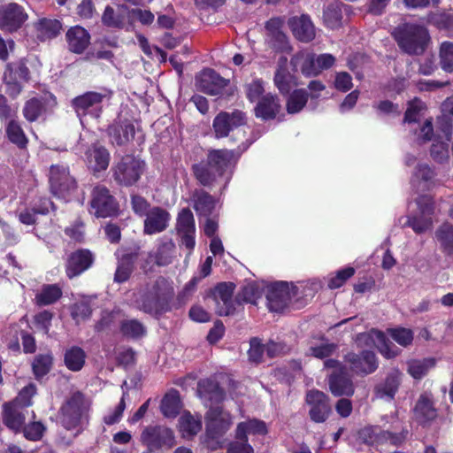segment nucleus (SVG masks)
<instances>
[{
	"instance_id": "obj_1",
	"label": "nucleus",
	"mask_w": 453,
	"mask_h": 453,
	"mask_svg": "<svg viewBox=\"0 0 453 453\" xmlns=\"http://www.w3.org/2000/svg\"><path fill=\"white\" fill-rule=\"evenodd\" d=\"M197 395L209 408L205 416L206 433L203 443L210 450L221 449L225 444L224 434L233 424V417L222 408L212 405L224 399V392L216 381L205 379L198 382Z\"/></svg>"
},
{
	"instance_id": "obj_29",
	"label": "nucleus",
	"mask_w": 453,
	"mask_h": 453,
	"mask_svg": "<svg viewBox=\"0 0 453 453\" xmlns=\"http://www.w3.org/2000/svg\"><path fill=\"white\" fill-rule=\"evenodd\" d=\"M266 434V424L257 418H250L240 422L237 424L235 428L236 438L247 440L248 442L250 438L252 441L254 437L265 435Z\"/></svg>"
},
{
	"instance_id": "obj_26",
	"label": "nucleus",
	"mask_w": 453,
	"mask_h": 453,
	"mask_svg": "<svg viewBox=\"0 0 453 453\" xmlns=\"http://www.w3.org/2000/svg\"><path fill=\"white\" fill-rule=\"evenodd\" d=\"M288 25L296 36L301 42H308L315 37V27L307 15L289 19Z\"/></svg>"
},
{
	"instance_id": "obj_62",
	"label": "nucleus",
	"mask_w": 453,
	"mask_h": 453,
	"mask_svg": "<svg viewBox=\"0 0 453 453\" xmlns=\"http://www.w3.org/2000/svg\"><path fill=\"white\" fill-rule=\"evenodd\" d=\"M262 296V290L257 283H250L246 285L241 294V299L243 302L257 303V301Z\"/></svg>"
},
{
	"instance_id": "obj_43",
	"label": "nucleus",
	"mask_w": 453,
	"mask_h": 453,
	"mask_svg": "<svg viewBox=\"0 0 453 453\" xmlns=\"http://www.w3.org/2000/svg\"><path fill=\"white\" fill-rule=\"evenodd\" d=\"M62 296V290L56 284L44 285L36 294L35 301L39 305H49L58 301Z\"/></svg>"
},
{
	"instance_id": "obj_46",
	"label": "nucleus",
	"mask_w": 453,
	"mask_h": 453,
	"mask_svg": "<svg viewBox=\"0 0 453 453\" xmlns=\"http://www.w3.org/2000/svg\"><path fill=\"white\" fill-rule=\"evenodd\" d=\"M135 258L136 255L134 254L126 253L121 255L115 273V281L120 283L126 281L129 278Z\"/></svg>"
},
{
	"instance_id": "obj_52",
	"label": "nucleus",
	"mask_w": 453,
	"mask_h": 453,
	"mask_svg": "<svg viewBox=\"0 0 453 453\" xmlns=\"http://www.w3.org/2000/svg\"><path fill=\"white\" fill-rule=\"evenodd\" d=\"M388 335L402 347L411 345L414 338L413 331L405 327H395L388 330Z\"/></svg>"
},
{
	"instance_id": "obj_4",
	"label": "nucleus",
	"mask_w": 453,
	"mask_h": 453,
	"mask_svg": "<svg viewBox=\"0 0 453 453\" xmlns=\"http://www.w3.org/2000/svg\"><path fill=\"white\" fill-rule=\"evenodd\" d=\"M436 134H434L432 122L426 120L420 127L417 139L419 142L433 141L430 154L432 158L439 163H449V152L445 141H449L452 131V123L447 116H441L438 119Z\"/></svg>"
},
{
	"instance_id": "obj_59",
	"label": "nucleus",
	"mask_w": 453,
	"mask_h": 453,
	"mask_svg": "<svg viewBox=\"0 0 453 453\" xmlns=\"http://www.w3.org/2000/svg\"><path fill=\"white\" fill-rule=\"evenodd\" d=\"M44 105L42 101L33 98L24 107V116L28 121H35L42 114Z\"/></svg>"
},
{
	"instance_id": "obj_51",
	"label": "nucleus",
	"mask_w": 453,
	"mask_h": 453,
	"mask_svg": "<svg viewBox=\"0 0 453 453\" xmlns=\"http://www.w3.org/2000/svg\"><path fill=\"white\" fill-rule=\"evenodd\" d=\"M428 22L441 30H445L453 36V14L445 12H434L428 17Z\"/></svg>"
},
{
	"instance_id": "obj_44",
	"label": "nucleus",
	"mask_w": 453,
	"mask_h": 453,
	"mask_svg": "<svg viewBox=\"0 0 453 453\" xmlns=\"http://www.w3.org/2000/svg\"><path fill=\"white\" fill-rule=\"evenodd\" d=\"M435 240L448 254H453V226L443 223L435 232Z\"/></svg>"
},
{
	"instance_id": "obj_42",
	"label": "nucleus",
	"mask_w": 453,
	"mask_h": 453,
	"mask_svg": "<svg viewBox=\"0 0 453 453\" xmlns=\"http://www.w3.org/2000/svg\"><path fill=\"white\" fill-rule=\"evenodd\" d=\"M175 253V244L170 238L161 239L157 252L156 262L158 265H166L172 262Z\"/></svg>"
},
{
	"instance_id": "obj_38",
	"label": "nucleus",
	"mask_w": 453,
	"mask_h": 453,
	"mask_svg": "<svg viewBox=\"0 0 453 453\" xmlns=\"http://www.w3.org/2000/svg\"><path fill=\"white\" fill-rule=\"evenodd\" d=\"M291 64L295 67H300L301 72L307 77L316 76V55L309 51H301L296 54L292 59Z\"/></svg>"
},
{
	"instance_id": "obj_32",
	"label": "nucleus",
	"mask_w": 453,
	"mask_h": 453,
	"mask_svg": "<svg viewBox=\"0 0 453 453\" xmlns=\"http://www.w3.org/2000/svg\"><path fill=\"white\" fill-rule=\"evenodd\" d=\"M273 81L276 88L283 95L289 93L293 88L297 86L296 77L287 67V58H280Z\"/></svg>"
},
{
	"instance_id": "obj_57",
	"label": "nucleus",
	"mask_w": 453,
	"mask_h": 453,
	"mask_svg": "<svg viewBox=\"0 0 453 453\" xmlns=\"http://www.w3.org/2000/svg\"><path fill=\"white\" fill-rule=\"evenodd\" d=\"M52 365V357L50 355H39L37 356L33 362V371L36 377V379H40L41 377L47 374Z\"/></svg>"
},
{
	"instance_id": "obj_18",
	"label": "nucleus",
	"mask_w": 453,
	"mask_h": 453,
	"mask_svg": "<svg viewBox=\"0 0 453 453\" xmlns=\"http://www.w3.org/2000/svg\"><path fill=\"white\" fill-rule=\"evenodd\" d=\"M408 432H402L397 434H391L387 431H382L379 426H371L361 429L358 432V438L364 443L374 445L389 441L394 445L403 442Z\"/></svg>"
},
{
	"instance_id": "obj_28",
	"label": "nucleus",
	"mask_w": 453,
	"mask_h": 453,
	"mask_svg": "<svg viewBox=\"0 0 453 453\" xmlns=\"http://www.w3.org/2000/svg\"><path fill=\"white\" fill-rule=\"evenodd\" d=\"M94 260L93 255L87 250H78L71 255L66 265L69 278L75 277L90 267Z\"/></svg>"
},
{
	"instance_id": "obj_24",
	"label": "nucleus",
	"mask_w": 453,
	"mask_h": 453,
	"mask_svg": "<svg viewBox=\"0 0 453 453\" xmlns=\"http://www.w3.org/2000/svg\"><path fill=\"white\" fill-rule=\"evenodd\" d=\"M171 219L169 212L158 206L151 207L145 215L143 232L155 234L165 231Z\"/></svg>"
},
{
	"instance_id": "obj_23",
	"label": "nucleus",
	"mask_w": 453,
	"mask_h": 453,
	"mask_svg": "<svg viewBox=\"0 0 453 453\" xmlns=\"http://www.w3.org/2000/svg\"><path fill=\"white\" fill-rule=\"evenodd\" d=\"M306 403L310 405V417L318 423L324 422L329 412L330 405L327 396L319 390H311L306 395Z\"/></svg>"
},
{
	"instance_id": "obj_49",
	"label": "nucleus",
	"mask_w": 453,
	"mask_h": 453,
	"mask_svg": "<svg viewBox=\"0 0 453 453\" xmlns=\"http://www.w3.org/2000/svg\"><path fill=\"white\" fill-rule=\"evenodd\" d=\"M50 208H53V203L44 198L42 200V204L39 207L21 211L19 215V219L25 225H33L35 222V214H46L49 212Z\"/></svg>"
},
{
	"instance_id": "obj_2",
	"label": "nucleus",
	"mask_w": 453,
	"mask_h": 453,
	"mask_svg": "<svg viewBox=\"0 0 453 453\" xmlns=\"http://www.w3.org/2000/svg\"><path fill=\"white\" fill-rule=\"evenodd\" d=\"M238 157L233 150H212L208 153L207 162L193 166L194 174L203 186L219 183L226 188L231 180L233 167Z\"/></svg>"
},
{
	"instance_id": "obj_56",
	"label": "nucleus",
	"mask_w": 453,
	"mask_h": 453,
	"mask_svg": "<svg viewBox=\"0 0 453 453\" xmlns=\"http://www.w3.org/2000/svg\"><path fill=\"white\" fill-rule=\"evenodd\" d=\"M45 429L46 427L42 422L32 419L27 421L22 432L26 439L35 441L42 439Z\"/></svg>"
},
{
	"instance_id": "obj_34",
	"label": "nucleus",
	"mask_w": 453,
	"mask_h": 453,
	"mask_svg": "<svg viewBox=\"0 0 453 453\" xmlns=\"http://www.w3.org/2000/svg\"><path fill=\"white\" fill-rule=\"evenodd\" d=\"M280 109V104L276 96L267 94L260 98L255 113L257 118L264 120L274 119Z\"/></svg>"
},
{
	"instance_id": "obj_61",
	"label": "nucleus",
	"mask_w": 453,
	"mask_h": 453,
	"mask_svg": "<svg viewBox=\"0 0 453 453\" xmlns=\"http://www.w3.org/2000/svg\"><path fill=\"white\" fill-rule=\"evenodd\" d=\"M36 388L34 384H29L23 388L19 395L16 397L12 404H17V406L28 407L32 404V397L35 395Z\"/></svg>"
},
{
	"instance_id": "obj_47",
	"label": "nucleus",
	"mask_w": 453,
	"mask_h": 453,
	"mask_svg": "<svg viewBox=\"0 0 453 453\" xmlns=\"http://www.w3.org/2000/svg\"><path fill=\"white\" fill-rule=\"evenodd\" d=\"M85 352L79 347H72L65 351V364L73 372L80 371L85 364Z\"/></svg>"
},
{
	"instance_id": "obj_25",
	"label": "nucleus",
	"mask_w": 453,
	"mask_h": 453,
	"mask_svg": "<svg viewBox=\"0 0 453 453\" xmlns=\"http://www.w3.org/2000/svg\"><path fill=\"white\" fill-rule=\"evenodd\" d=\"M226 84V80L223 79L211 69L203 70L199 76L196 77L197 88L211 96L220 95Z\"/></svg>"
},
{
	"instance_id": "obj_27",
	"label": "nucleus",
	"mask_w": 453,
	"mask_h": 453,
	"mask_svg": "<svg viewBox=\"0 0 453 453\" xmlns=\"http://www.w3.org/2000/svg\"><path fill=\"white\" fill-rule=\"evenodd\" d=\"M411 185L418 189H430L437 185L436 173L429 165L418 164L411 176Z\"/></svg>"
},
{
	"instance_id": "obj_36",
	"label": "nucleus",
	"mask_w": 453,
	"mask_h": 453,
	"mask_svg": "<svg viewBox=\"0 0 453 453\" xmlns=\"http://www.w3.org/2000/svg\"><path fill=\"white\" fill-rule=\"evenodd\" d=\"M402 372L394 370L389 372L384 382L376 388V395L380 398L393 399L401 383Z\"/></svg>"
},
{
	"instance_id": "obj_20",
	"label": "nucleus",
	"mask_w": 453,
	"mask_h": 453,
	"mask_svg": "<svg viewBox=\"0 0 453 453\" xmlns=\"http://www.w3.org/2000/svg\"><path fill=\"white\" fill-rule=\"evenodd\" d=\"M27 19V14L17 4H9L0 6V28L13 32L18 30Z\"/></svg>"
},
{
	"instance_id": "obj_50",
	"label": "nucleus",
	"mask_w": 453,
	"mask_h": 453,
	"mask_svg": "<svg viewBox=\"0 0 453 453\" xmlns=\"http://www.w3.org/2000/svg\"><path fill=\"white\" fill-rule=\"evenodd\" d=\"M5 132L11 142L16 144L19 148H25L27 146V139L17 121L10 120L6 125Z\"/></svg>"
},
{
	"instance_id": "obj_31",
	"label": "nucleus",
	"mask_w": 453,
	"mask_h": 453,
	"mask_svg": "<svg viewBox=\"0 0 453 453\" xmlns=\"http://www.w3.org/2000/svg\"><path fill=\"white\" fill-rule=\"evenodd\" d=\"M414 418L422 425H426L437 417V411L434 407L432 397L427 394L421 395L413 410Z\"/></svg>"
},
{
	"instance_id": "obj_8",
	"label": "nucleus",
	"mask_w": 453,
	"mask_h": 453,
	"mask_svg": "<svg viewBox=\"0 0 453 453\" xmlns=\"http://www.w3.org/2000/svg\"><path fill=\"white\" fill-rule=\"evenodd\" d=\"M298 287L285 281L274 282L267 287V306L271 311L280 312L296 297Z\"/></svg>"
},
{
	"instance_id": "obj_5",
	"label": "nucleus",
	"mask_w": 453,
	"mask_h": 453,
	"mask_svg": "<svg viewBox=\"0 0 453 453\" xmlns=\"http://www.w3.org/2000/svg\"><path fill=\"white\" fill-rule=\"evenodd\" d=\"M90 401L81 393H74L61 407L59 419L62 426L77 436L88 423Z\"/></svg>"
},
{
	"instance_id": "obj_17",
	"label": "nucleus",
	"mask_w": 453,
	"mask_h": 453,
	"mask_svg": "<svg viewBox=\"0 0 453 453\" xmlns=\"http://www.w3.org/2000/svg\"><path fill=\"white\" fill-rule=\"evenodd\" d=\"M35 412L17 404L5 403L4 405L3 421L4 425L14 432L22 431L26 421L35 419Z\"/></svg>"
},
{
	"instance_id": "obj_15",
	"label": "nucleus",
	"mask_w": 453,
	"mask_h": 453,
	"mask_svg": "<svg viewBox=\"0 0 453 453\" xmlns=\"http://www.w3.org/2000/svg\"><path fill=\"white\" fill-rule=\"evenodd\" d=\"M234 285L233 283H219L213 291V299L215 302V310L219 316H229L234 314L236 305L239 304L237 299L233 298Z\"/></svg>"
},
{
	"instance_id": "obj_48",
	"label": "nucleus",
	"mask_w": 453,
	"mask_h": 453,
	"mask_svg": "<svg viewBox=\"0 0 453 453\" xmlns=\"http://www.w3.org/2000/svg\"><path fill=\"white\" fill-rule=\"evenodd\" d=\"M308 94L304 89H295L288 97L287 111L289 114L300 112L306 105Z\"/></svg>"
},
{
	"instance_id": "obj_39",
	"label": "nucleus",
	"mask_w": 453,
	"mask_h": 453,
	"mask_svg": "<svg viewBox=\"0 0 453 453\" xmlns=\"http://www.w3.org/2000/svg\"><path fill=\"white\" fill-rule=\"evenodd\" d=\"M181 407L180 394L175 389L169 390L160 404L161 412L165 418H175L180 413Z\"/></svg>"
},
{
	"instance_id": "obj_10",
	"label": "nucleus",
	"mask_w": 453,
	"mask_h": 453,
	"mask_svg": "<svg viewBox=\"0 0 453 453\" xmlns=\"http://www.w3.org/2000/svg\"><path fill=\"white\" fill-rule=\"evenodd\" d=\"M145 163L131 155H126L113 167V176L117 182L125 186L134 184L143 173Z\"/></svg>"
},
{
	"instance_id": "obj_60",
	"label": "nucleus",
	"mask_w": 453,
	"mask_h": 453,
	"mask_svg": "<svg viewBox=\"0 0 453 453\" xmlns=\"http://www.w3.org/2000/svg\"><path fill=\"white\" fill-rule=\"evenodd\" d=\"M424 109V104L418 99H414L410 102L408 109L405 112L404 116V123L411 126L413 123L417 122L421 111Z\"/></svg>"
},
{
	"instance_id": "obj_33",
	"label": "nucleus",
	"mask_w": 453,
	"mask_h": 453,
	"mask_svg": "<svg viewBox=\"0 0 453 453\" xmlns=\"http://www.w3.org/2000/svg\"><path fill=\"white\" fill-rule=\"evenodd\" d=\"M66 40L71 51L81 53L90 42V35L80 26L71 27L66 33Z\"/></svg>"
},
{
	"instance_id": "obj_58",
	"label": "nucleus",
	"mask_w": 453,
	"mask_h": 453,
	"mask_svg": "<svg viewBox=\"0 0 453 453\" xmlns=\"http://www.w3.org/2000/svg\"><path fill=\"white\" fill-rule=\"evenodd\" d=\"M355 273V269L351 266L345 267L336 272L332 275L328 280V288L335 289L344 285L346 280L352 277Z\"/></svg>"
},
{
	"instance_id": "obj_12",
	"label": "nucleus",
	"mask_w": 453,
	"mask_h": 453,
	"mask_svg": "<svg viewBox=\"0 0 453 453\" xmlns=\"http://www.w3.org/2000/svg\"><path fill=\"white\" fill-rule=\"evenodd\" d=\"M50 188L53 195L67 200L74 191L76 183L65 165H52L50 172Z\"/></svg>"
},
{
	"instance_id": "obj_9",
	"label": "nucleus",
	"mask_w": 453,
	"mask_h": 453,
	"mask_svg": "<svg viewBox=\"0 0 453 453\" xmlns=\"http://www.w3.org/2000/svg\"><path fill=\"white\" fill-rule=\"evenodd\" d=\"M417 211L408 217L405 225L411 226L417 234H421L430 229L433 225V214L434 203L429 196H420L416 201Z\"/></svg>"
},
{
	"instance_id": "obj_22",
	"label": "nucleus",
	"mask_w": 453,
	"mask_h": 453,
	"mask_svg": "<svg viewBox=\"0 0 453 453\" xmlns=\"http://www.w3.org/2000/svg\"><path fill=\"white\" fill-rule=\"evenodd\" d=\"M244 123V114L235 111L231 113L221 111L213 119L212 127L216 138L226 137L235 127Z\"/></svg>"
},
{
	"instance_id": "obj_3",
	"label": "nucleus",
	"mask_w": 453,
	"mask_h": 453,
	"mask_svg": "<svg viewBox=\"0 0 453 453\" xmlns=\"http://www.w3.org/2000/svg\"><path fill=\"white\" fill-rule=\"evenodd\" d=\"M173 296V281L159 277L134 294V303L146 313L158 315L167 311Z\"/></svg>"
},
{
	"instance_id": "obj_55",
	"label": "nucleus",
	"mask_w": 453,
	"mask_h": 453,
	"mask_svg": "<svg viewBox=\"0 0 453 453\" xmlns=\"http://www.w3.org/2000/svg\"><path fill=\"white\" fill-rule=\"evenodd\" d=\"M121 333L130 338H139L144 335L145 327L136 319H128L121 323Z\"/></svg>"
},
{
	"instance_id": "obj_6",
	"label": "nucleus",
	"mask_w": 453,
	"mask_h": 453,
	"mask_svg": "<svg viewBox=\"0 0 453 453\" xmlns=\"http://www.w3.org/2000/svg\"><path fill=\"white\" fill-rule=\"evenodd\" d=\"M112 92L107 88H101L98 91H89L73 100V106L80 118L82 126H85L87 116L97 119L101 115L103 104L108 103Z\"/></svg>"
},
{
	"instance_id": "obj_64",
	"label": "nucleus",
	"mask_w": 453,
	"mask_h": 453,
	"mask_svg": "<svg viewBox=\"0 0 453 453\" xmlns=\"http://www.w3.org/2000/svg\"><path fill=\"white\" fill-rule=\"evenodd\" d=\"M227 453H254L252 446L244 439L234 437V441L229 443Z\"/></svg>"
},
{
	"instance_id": "obj_41",
	"label": "nucleus",
	"mask_w": 453,
	"mask_h": 453,
	"mask_svg": "<svg viewBox=\"0 0 453 453\" xmlns=\"http://www.w3.org/2000/svg\"><path fill=\"white\" fill-rule=\"evenodd\" d=\"M436 365V359L426 357L422 359H411L407 362V372L415 380H421Z\"/></svg>"
},
{
	"instance_id": "obj_7",
	"label": "nucleus",
	"mask_w": 453,
	"mask_h": 453,
	"mask_svg": "<svg viewBox=\"0 0 453 453\" xmlns=\"http://www.w3.org/2000/svg\"><path fill=\"white\" fill-rule=\"evenodd\" d=\"M399 47L408 54H419L424 51L429 35L427 30L418 25L405 24L395 31Z\"/></svg>"
},
{
	"instance_id": "obj_11",
	"label": "nucleus",
	"mask_w": 453,
	"mask_h": 453,
	"mask_svg": "<svg viewBox=\"0 0 453 453\" xmlns=\"http://www.w3.org/2000/svg\"><path fill=\"white\" fill-rule=\"evenodd\" d=\"M359 347L375 346L380 353L388 359L397 357L401 350L388 341L381 331L372 329L369 332L359 334L356 338Z\"/></svg>"
},
{
	"instance_id": "obj_13",
	"label": "nucleus",
	"mask_w": 453,
	"mask_h": 453,
	"mask_svg": "<svg viewBox=\"0 0 453 453\" xmlns=\"http://www.w3.org/2000/svg\"><path fill=\"white\" fill-rule=\"evenodd\" d=\"M325 366L335 370L329 378V387L332 394L336 396L352 395L354 393L352 380L347 376L341 364L337 360L328 359L325 362Z\"/></svg>"
},
{
	"instance_id": "obj_40",
	"label": "nucleus",
	"mask_w": 453,
	"mask_h": 453,
	"mask_svg": "<svg viewBox=\"0 0 453 453\" xmlns=\"http://www.w3.org/2000/svg\"><path fill=\"white\" fill-rule=\"evenodd\" d=\"M179 426L183 437H192L202 429V416L183 412L179 420Z\"/></svg>"
},
{
	"instance_id": "obj_37",
	"label": "nucleus",
	"mask_w": 453,
	"mask_h": 453,
	"mask_svg": "<svg viewBox=\"0 0 453 453\" xmlns=\"http://www.w3.org/2000/svg\"><path fill=\"white\" fill-rule=\"evenodd\" d=\"M134 133V126L130 122L112 125L109 128L111 141L117 145H123L133 140Z\"/></svg>"
},
{
	"instance_id": "obj_53",
	"label": "nucleus",
	"mask_w": 453,
	"mask_h": 453,
	"mask_svg": "<svg viewBox=\"0 0 453 453\" xmlns=\"http://www.w3.org/2000/svg\"><path fill=\"white\" fill-rule=\"evenodd\" d=\"M440 65L447 73L453 72V43L444 42L441 44L439 51Z\"/></svg>"
},
{
	"instance_id": "obj_30",
	"label": "nucleus",
	"mask_w": 453,
	"mask_h": 453,
	"mask_svg": "<svg viewBox=\"0 0 453 453\" xmlns=\"http://www.w3.org/2000/svg\"><path fill=\"white\" fill-rule=\"evenodd\" d=\"M86 162L89 169L94 172L104 171L110 163L108 150L98 144H94L86 153Z\"/></svg>"
},
{
	"instance_id": "obj_21",
	"label": "nucleus",
	"mask_w": 453,
	"mask_h": 453,
	"mask_svg": "<svg viewBox=\"0 0 453 453\" xmlns=\"http://www.w3.org/2000/svg\"><path fill=\"white\" fill-rule=\"evenodd\" d=\"M142 439L150 450H157L163 447L171 448L174 444L173 431L164 426L147 428L142 433Z\"/></svg>"
},
{
	"instance_id": "obj_19",
	"label": "nucleus",
	"mask_w": 453,
	"mask_h": 453,
	"mask_svg": "<svg viewBox=\"0 0 453 453\" xmlns=\"http://www.w3.org/2000/svg\"><path fill=\"white\" fill-rule=\"evenodd\" d=\"M176 230L180 237L181 244L191 252L196 245V226L193 213L189 209L184 208L179 212Z\"/></svg>"
},
{
	"instance_id": "obj_54",
	"label": "nucleus",
	"mask_w": 453,
	"mask_h": 453,
	"mask_svg": "<svg viewBox=\"0 0 453 453\" xmlns=\"http://www.w3.org/2000/svg\"><path fill=\"white\" fill-rule=\"evenodd\" d=\"M342 17L341 7L336 3L328 4L324 11V22L330 28H335L339 27L341 24Z\"/></svg>"
},
{
	"instance_id": "obj_45",
	"label": "nucleus",
	"mask_w": 453,
	"mask_h": 453,
	"mask_svg": "<svg viewBox=\"0 0 453 453\" xmlns=\"http://www.w3.org/2000/svg\"><path fill=\"white\" fill-rule=\"evenodd\" d=\"M213 197L203 192H196L194 196V208L199 215L209 216L215 208Z\"/></svg>"
},
{
	"instance_id": "obj_63",
	"label": "nucleus",
	"mask_w": 453,
	"mask_h": 453,
	"mask_svg": "<svg viewBox=\"0 0 453 453\" xmlns=\"http://www.w3.org/2000/svg\"><path fill=\"white\" fill-rule=\"evenodd\" d=\"M337 346L334 343L321 342L318 346L311 345L309 349L310 354L317 358H325L331 356L336 349Z\"/></svg>"
},
{
	"instance_id": "obj_35",
	"label": "nucleus",
	"mask_w": 453,
	"mask_h": 453,
	"mask_svg": "<svg viewBox=\"0 0 453 453\" xmlns=\"http://www.w3.org/2000/svg\"><path fill=\"white\" fill-rule=\"evenodd\" d=\"M35 29L37 38L41 41H46L59 35L62 25L58 19L41 18L35 23Z\"/></svg>"
},
{
	"instance_id": "obj_16",
	"label": "nucleus",
	"mask_w": 453,
	"mask_h": 453,
	"mask_svg": "<svg viewBox=\"0 0 453 453\" xmlns=\"http://www.w3.org/2000/svg\"><path fill=\"white\" fill-rule=\"evenodd\" d=\"M345 361L350 370L357 375H367L378 368L376 355L371 350H362L359 353L349 352L345 356Z\"/></svg>"
},
{
	"instance_id": "obj_14",
	"label": "nucleus",
	"mask_w": 453,
	"mask_h": 453,
	"mask_svg": "<svg viewBox=\"0 0 453 453\" xmlns=\"http://www.w3.org/2000/svg\"><path fill=\"white\" fill-rule=\"evenodd\" d=\"M117 205L109 190L103 186H97L92 193L90 213L97 218H106L115 214Z\"/></svg>"
}]
</instances>
